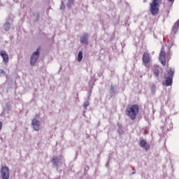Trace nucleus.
<instances>
[{"instance_id": "a211bd4d", "label": "nucleus", "mask_w": 179, "mask_h": 179, "mask_svg": "<svg viewBox=\"0 0 179 179\" xmlns=\"http://www.w3.org/2000/svg\"><path fill=\"white\" fill-rule=\"evenodd\" d=\"M153 73H154V75H155L157 78H159V75L160 74V71H159V69H155L153 70Z\"/></svg>"}, {"instance_id": "aec40b11", "label": "nucleus", "mask_w": 179, "mask_h": 179, "mask_svg": "<svg viewBox=\"0 0 179 179\" xmlns=\"http://www.w3.org/2000/svg\"><path fill=\"white\" fill-rule=\"evenodd\" d=\"M72 5H73V0H68V2L66 3V6L67 8H71V6H72Z\"/></svg>"}, {"instance_id": "ddd939ff", "label": "nucleus", "mask_w": 179, "mask_h": 179, "mask_svg": "<svg viewBox=\"0 0 179 179\" xmlns=\"http://www.w3.org/2000/svg\"><path fill=\"white\" fill-rule=\"evenodd\" d=\"M140 146L141 148H145V150H148L150 148V146H146V141L145 140H141L140 141Z\"/></svg>"}, {"instance_id": "9d476101", "label": "nucleus", "mask_w": 179, "mask_h": 179, "mask_svg": "<svg viewBox=\"0 0 179 179\" xmlns=\"http://www.w3.org/2000/svg\"><path fill=\"white\" fill-rule=\"evenodd\" d=\"M143 64H149L150 62V57L149 53L144 52L143 55Z\"/></svg>"}, {"instance_id": "7ed1b4c3", "label": "nucleus", "mask_w": 179, "mask_h": 179, "mask_svg": "<svg viewBox=\"0 0 179 179\" xmlns=\"http://www.w3.org/2000/svg\"><path fill=\"white\" fill-rule=\"evenodd\" d=\"M173 76H174V69H170L166 77L165 86H171L173 85Z\"/></svg>"}, {"instance_id": "20e7f679", "label": "nucleus", "mask_w": 179, "mask_h": 179, "mask_svg": "<svg viewBox=\"0 0 179 179\" xmlns=\"http://www.w3.org/2000/svg\"><path fill=\"white\" fill-rule=\"evenodd\" d=\"M159 3L155 1H152L150 3V10L152 16H156L159 13Z\"/></svg>"}, {"instance_id": "f8f14e48", "label": "nucleus", "mask_w": 179, "mask_h": 179, "mask_svg": "<svg viewBox=\"0 0 179 179\" xmlns=\"http://www.w3.org/2000/svg\"><path fill=\"white\" fill-rule=\"evenodd\" d=\"M52 163L53 166H55V167H57V166L59 163V159L57 157H53V158L52 159Z\"/></svg>"}, {"instance_id": "cd10ccee", "label": "nucleus", "mask_w": 179, "mask_h": 179, "mask_svg": "<svg viewBox=\"0 0 179 179\" xmlns=\"http://www.w3.org/2000/svg\"><path fill=\"white\" fill-rule=\"evenodd\" d=\"M132 174H135V172H133Z\"/></svg>"}, {"instance_id": "9b49d317", "label": "nucleus", "mask_w": 179, "mask_h": 179, "mask_svg": "<svg viewBox=\"0 0 179 179\" xmlns=\"http://www.w3.org/2000/svg\"><path fill=\"white\" fill-rule=\"evenodd\" d=\"M179 28V20L174 24V25L172 27V33L173 34H176L177 31H178Z\"/></svg>"}, {"instance_id": "393cba45", "label": "nucleus", "mask_w": 179, "mask_h": 179, "mask_svg": "<svg viewBox=\"0 0 179 179\" xmlns=\"http://www.w3.org/2000/svg\"><path fill=\"white\" fill-rule=\"evenodd\" d=\"M0 73H5V71H3V69H0Z\"/></svg>"}, {"instance_id": "5701e85b", "label": "nucleus", "mask_w": 179, "mask_h": 179, "mask_svg": "<svg viewBox=\"0 0 179 179\" xmlns=\"http://www.w3.org/2000/svg\"><path fill=\"white\" fill-rule=\"evenodd\" d=\"M160 1H162V0H152V2H155L157 3H160Z\"/></svg>"}, {"instance_id": "bb28decb", "label": "nucleus", "mask_w": 179, "mask_h": 179, "mask_svg": "<svg viewBox=\"0 0 179 179\" xmlns=\"http://www.w3.org/2000/svg\"><path fill=\"white\" fill-rule=\"evenodd\" d=\"M37 17H38V14H36Z\"/></svg>"}, {"instance_id": "4468645a", "label": "nucleus", "mask_w": 179, "mask_h": 179, "mask_svg": "<svg viewBox=\"0 0 179 179\" xmlns=\"http://www.w3.org/2000/svg\"><path fill=\"white\" fill-rule=\"evenodd\" d=\"M10 29V22H6L4 24L3 29L5 30V31H9Z\"/></svg>"}, {"instance_id": "2eb2a0df", "label": "nucleus", "mask_w": 179, "mask_h": 179, "mask_svg": "<svg viewBox=\"0 0 179 179\" xmlns=\"http://www.w3.org/2000/svg\"><path fill=\"white\" fill-rule=\"evenodd\" d=\"M82 59H83V53L82 52V51H80L78 54L77 61L78 62H80Z\"/></svg>"}, {"instance_id": "f257e3e1", "label": "nucleus", "mask_w": 179, "mask_h": 179, "mask_svg": "<svg viewBox=\"0 0 179 179\" xmlns=\"http://www.w3.org/2000/svg\"><path fill=\"white\" fill-rule=\"evenodd\" d=\"M139 113V106L135 105H129L127 106L126 109V115L129 117L131 121H134L135 118H136V115Z\"/></svg>"}, {"instance_id": "f03ea898", "label": "nucleus", "mask_w": 179, "mask_h": 179, "mask_svg": "<svg viewBox=\"0 0 179 179\" xmlns=\"http://www.w3.org/2000/svg\"><path fill=\"white\" fill-rule=\"evenodd\" d=\"M171 59V55L170 54V48H168V51L166 52L164 46H162L159 57V60L162 65L164 66V65H166V61H170Z\"/></svg>"}, {"instance_id": "423d86ee", "label": "nucleus", "mask_w": 179, "mask_h": 179, "mask_svg": "<svg viewBox=\"0 0 179 179\" xmlns=\"http://www.w3.org/2000/svg\"><path fill=\"white\" fill-rule=\"evenodd\" d=\"M1 174L3 179H9V168L7 166L2 167Z\"/></svg>"}, {"instance_id": "dca6fc26", "label": "nucleus", "mask_w": 179, "mask_h": 179, "mask_svg": "<svg viewBox=\"0 0 179 179\" xmlns=\"http://www.w3.org/2000/svg\"><path fill=\"white\" fill-rule=\"evenodd\" d=\"M117 127H118L119 135H122V134H124V129H122V124H118Z\"/></svg>"}, {"instance_id": "0eeeda50", "label": "nucleus", "mask_w": 179, "mask_h": 179, "mask_svg": "<svg viewBox=\"0 0 179 179\" xmlns=\"http://www.w3.org/2000/svg\"><path fill=\"white\" fill-rule=\"evenodd\" d=\"M31 125L34 131H40V128L41 127L40 121L37 120V119H33Z\"/></svg>"}, {"instance_id": "f3484780", "label": "nucleus", "mask_w": 179, "mask_h": 179, "mask_svg": "<svg viewBox=\"0 0 179 179\" xmlns=\"http://www.w3.org/2000/svg\"><path fill=\"white\" fill-rule=\"evenodd\" d=\"M151 94L156 93V85L153 84L150 87Z\"/></svg>"}, {"instance_id": "a878e982", "label": "nucleus", "mask_w": 179, "mask_h": 179, "mask_svg": "<svg viewBox=\"0 0 179 179\" xmlns=\"http://www.w3.org/2000/svg\"><path fill=\"white\" fill-rule=\"evenodd\" d=\"M143 2H148V0H143Z\"/></svg>"}, {"instance_id": "4be33fe9", "label": "nucleus", "mask_w": 179, "mask_h": 179, "mask_svg": "<svg viewBox=\"0 0 179 179\" xmlns=\"http://www.w3.org/2000/svg\"><path fill=\"white\" fill-rule=\"evenodd\" d=\"M62 5L60 6V10H64L65 9V4L64 3V1L61 2Z\"/></svg>"}, {"instance_id": "39448f33", "label": "nucleus", "mask_w": 179, "mask_h": 179, "mask_svg": "<svg viewBox=\"0 0 179 179\" xmlns=\"http://www.w3.org/2000/svg\"><path fill=\"white\" fill-rule=\"evenodd\" d=\"M40 55V52H38V50H37L36 52H34L32 55L31 56L30 59V64L31 66H34L35 65L36 62H37V59H38V57Z\"/></svg>"}, {"instance_id": "1a4fd4ad", "label": "nucleus", "mask_w": 179, "mask_h": 179, "mask_svg": "<svg viewBox=\"0 0 179 179\" xmlns=\"http://www.w3.org/2000/svg\"><path fill=\"white\" fill-rule=\"evenodd\" d=\"M0 55L3 58V60L4 62L6 63L9 62V55L6 54V52L5 50L1 51Z\"/></svg>"}, {"instance_id": "6ab92c4d", "label": "nucleus", "mask_w": 179, "mask_h": 179, "mask_svg": "<svg viewBox=\"0 0 179 179\" xmlns=\"http://www.w3.org/2000/svg\"><path fill=\"white\" fill-rule=\"evenodd\" d=\"M110 92L111 94H115L116 90H115V87H114V85H110Z\"/></svg>"}, {"instance_id": "412c9836", "label": "nucleus", "mask_w": 179, "mask_h": 179, "mask_svg": "<svg viewBox=\"0 0 179 179\" xmlns=\"http://www.w3.org/2000/svg\"><path fill=\"white\" fill-rule=\"evenodd\" d=\"M87 107H89V101L87 100H86L83 103V108H85V110H86V108H87Z\"/></svg>"}, {"instance_id": "6e6552de", "label": "nucleus", "mask_w": 179, "mask_h": 179, "mask_svg": "<svg viewBox=\"0 0 179 179\" xmlns=\"http://www.w3.org/2000/svg\"><path fill=\"white\" fill-rule=\"evenodd\" d=\"M80 42L82 44H89V34L86 32L83 33L80 38Z\"/></svg>"}, {"instance_id": "b1692460", "label": "nucleus", "mask_w": 179, "mask_h": 179, "mask_svg": "<svg viewBox=\"0 0 179 179\" xmlns=\"http://www.w3.org/2000/svg\"><path fill=\"white\" fill-rule=\"evenodd\" d=\"M170 3H174L175 0H168Z\"/></svg>"}]
</instances>
